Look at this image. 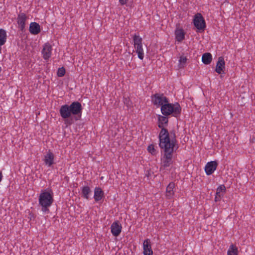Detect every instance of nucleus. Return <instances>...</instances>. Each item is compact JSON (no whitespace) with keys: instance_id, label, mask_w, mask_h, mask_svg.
<instances>
[{"instance_id":"obj_1","label":"nucleus","mask_w":255,"mask_h":255,"mask_svg":"<svg viewBox=\"0 0 255 255\" xmlns=\"http://www.w3.org/2000/svg\"><path fill=\"white\" fill-rule=\"evenodd\" d=\"M159 145L164 152V154L161 159V168L162 167L165 168L169 167L172 163L173 153L178 148L177 140V139H172L169 141L160 142Z\"/></svg>"},{"instance_id":"obj_2","label":"nucleus","mask_w":255,"mask_h":255,"mask_svg":"<svg viewBox=\"0 0 255 255\" xmlns=\"http://www.w3.org/2000/svg\"><path fill=\"white\" fill-rule=\"evenodd\" d=\"M168 123V118L165 116L158 115V127L161 129L158 135L159 142L171 141L172 139H176L175 132L174 130L169 132L166 128Z\"/></svg>"},{"instance_id":"obj_3","label":"nucleus","mask_w":255,"mask_h":255,"mask_svg":"<svg viewBox=\"0 0 255 255\" xmlns=\"http://www.w3.org/2000/svg\"><path fill=\"white\" fill-rule=\"evenodd\" d=\"M161 112L165 116L172 114L173 117H178L181 114V108L178 103L170 104L168 102L161 106Z\"/></svg>"},{"instance_id":"obj_4","label":"nucleus","mask_w":255,"mask_h":255,"mask_svg":"<svg viewBox=\"0 0 255 255\" xmlns=\"http://www.w3.org/2000/svg\"><path fill=\"white\" fill-rule=\"evenodd\" d=\"M53 202L52 195L49 192L44 191L41 193L39 196V204L41 206L42 212L48 213L49 208Z\"/></svg>"},{"instance_id":"obj_5","label":"nucleus","mask_w":255,"mask_h":255,"mask_svg":"<svg viewBox=\"0 0 255 255\" xmlns=\"http://www.w3.org/2000/svg\"><path fill=\"white\" fill-rule=\"evenodd\" d=\"M133 46L138 58L142 60L144 58V51L142 46V39L138 35L134 34L133 36Z\"/></svg>"},{"instance_id":"obj_6","label":"nucleus","mask_w":255,"mask_h":255,"mask_svg":"<svg viewBox=\"0 0 255 255\" xmlns=\"http://www.w3.org/2000/svg\"><path fill=\"white\" fill-rule=\"evenodd\" d=\"M70 112L73 115V118L75 121L81 119L82 111V107L80 103L74 102L69 106Z\"/></svg>"},{"instance_id":"obj_7","label":"nucleus","mask_w":255,"mask_h":255,"mask_svg":"<svg viewBox=\"0 0 255 255\" xmlns=\"http://www.w3.org/2000/svg\"><path fill=\"white\" fill-rule=\"evenodd\" d=\"M152 102L154 105L161 106L165 103L168 102V99L163 94H155L151 97Z\"/></svg>"},{"instance_id":"obj_8","label":"nucleus","mask_w":255,"mask_h":255,"mask_svg":"<svg viewBox=\"0 0 255 255\" xmlns=\"http://www.w3.org/2000/svg\"><path fill=\"white\" fill-rule=\"evenodd\" d=\"M194 26L199 30H204L206 27L205 20L201 13L195 14L193 19Z\"/></svg>"},{"instance_id":"obj_9","label":"nucleus","mask_w":255,"mask_h":255,"mask_svg":"<svg viewBox=\"0 0 255 255\" xmlns=\"http://www.w3.org/2000/svg\"><path fill=\"white\" fill-rule=\"evenodd\" d=\"M218 163L217 161L208 162L205 166V171L207 175H211L216 169Z\"/></svg>"},{"instance_id":"obj_10","label":"nucleus","mask_w":255,"mask_h":255,"mask_svg":"<svg viewBox=\"0 0 255 255\" xmlns=\"http://www.w3.org/2000/svg\"><path fill=\"white\" fill-rule=\"evenodd\" d=\"M122 225L118 221L114 222L111 226V233L115 237L118 236L122 231Z\"/></svg>"},{"instance_id":"obj_11","label":"nucleus","mask_w":255,"mask_h":255,"mask_svg":"<svg viewBox=\"0 0 255 255\" xmlns=\"http://www.w3.org/2000/svg\"><path fill=\"white\" fill-rule=\"evenodd\" d=\"M59 112L60 116L63 119L70 118L72 115L69 106L68 105L62 106L59 110Z\"/></svg>"},{"instance_id":"obj_12","label":"nucleus","mask_w":255,"mask_h":255,"mask_svg":"<svg viewBox=\"0 0 255 255\" xmlns=\"http://www.w3.org/2000/svg\"><path fill=\"white\" fill-rule=\"evenodd\" d=\"M144 255H153V251L151 249L150 241L149 239H146L143 243Z\"/></svg>"},{"instance_id":"obj_13","label":"nucleus","mask_w":255,"mask_h":255,"mask_svg":"<svg viewBox=\"0 0 255 255\" xmlns=\"http://www.w3.org/2000/svg\"><path fill=\"white\" fill-rule=\"evenodd\" d=\"M52 47L49 43H46L43 46L42 53L45 60L48 59L51 55Z\"/></svg>"},{"instance_id":"obj_14","label":"nucleus","mask_w":255,"mask_h":255,"mask_svg":"<svg viewBox=\"0 0 255 255\" xmlns=\"http://www.w3.org/2000/svg\"><path fill=\"white\" fill-rule=\"evenodd\" d=\"M226 189L224 185H220L216 190L215 201L218 202L223 197Z\"/></svg>"},{"instance_id":"obj_15","label":"nucleus","mask_w":255,"mask_h":255,"mask_svg":"<svg viewBox=\"0 0 255 255\" xmlns=\"http://www.w3.org/2000/svg\"><path fill=\"white\" fill-rule=\"evenodd\" d=\"M225 69V61L223 57H220L216 64L215 71L218 74H221L222 71Z\"/></svg>"},{"instance_id":"obj_16","label":"nucleus","mask_w":255,"mask_h":255,"mask_svg":"<svg viewBox=\"0 0 255 255\" xmlns=\"http://www.w3.org/2000/svg\"><path fill=\"white\" fill-rule=\"evenodd\" d=\"M17 23L20 26V29L23 30L25 27V22L26 19V16L24 13H19L17 17Z\"/></svg>"},{"instance_id":"obj_17","label":"nucleus","mask_w":255,"mask_h":255,"mask_svg":"<svg viewBox=\"0 0 255 255\" xmlns=\"http://www.w3.org/2000/svg\"><path fill=\"white\" fill-rule=\"evenodd\" d=\"M29 31L32 34H37L40 31V26L36 22H33L30 24Z\"/></svg>"},{"instance_id":"obj_18","label":"nucleus","mask_w":255,"mask_h":255,"mask_svg":"<svg viewBox=\"0 0 255 255\" xmlns=\"http://www.w3.org/2000/svg\"><path fill=\"white\" fill-rule=\"evenodd\" d=\"M54 154L50 151H49L45 155L44 162L48 166H50L53 164Z\"/></svg>"},{"instance_id":"obj_19","label":"nucleus","mask_w":255,"mask_h":255,"mask_svg":"<svg viewBox=\"0 0 255 255\" xmlns=\"http://www.w3.org/2000/svg\"><path fill=\"white\" fill-rule=\"evenodd\" d=\"M185 32L182 29H176L175 31V38L178 42H181L185 38Z\"/></svg>"},{"instance_id":"obj_20","label":"nucleus","mask_w":255,"mask_h":255,"mask_svg":"<svg viewBox=\"0 0 255 255\" xmlns=\"http://www.w3.org/2000/svg\"><path fill=\"white\" fill-rule=\"evenodd\" d=\"M212 60V54L210 53L203 54L202 57V61L205 64L208 65L211 63Z\"/></svg>"},{"instance_id":"obj_21","label":"nucleus","mask_w":255,"mask_h":255,"mask_svg":"<svg viewBox=\"0 0 255 255\" xmlns=\"http://www.w3.org/2000/svg\"><path fill=\"white\" fill-rule=\"evenodd\" d=\"M175 187V184L173 182H170L166 188V196L168 198H170L173 195V189Z\"/></svg>"},{"instance_id":"obj_22","label":"nucleus","mask_w":255,"mask_h":255,"mask_svg":"<svg viewBox=\"0 0 255 255\" xmlns=\"http://www.w3.org/2000/svg\"><path fill=\"white\" fill-rule=\"evenodd\" d=\"M6 39V35L5 31L3 29H0V46L3 45Z\"/></svg>"},{"instance_id":"obj_23","label":"nucleus","mask_w":255,"mask_h":255,"mask_svg":"<svg viewBox=\"0 0 255 255\" xmlns=\"http://www.w3.org/2000/svg\"><path fill=\"white\" fill-rule=\"evenodd\" d=\"M238 248L232 244L228 251V255H238Z\"/></svg>"},{"instance_id":"obj_24","label":"nucleus","mask_w":255,"mask_h":255,"mask_svg":"<svg viewBox=\"0 0 255 255\" xmlns=\"http://www.w3.org/2000/svg\"><path fill=\"white\" fill-rule=\"evenodd\" d=\"M104 197V192L100 188H97V202L101 200Z\"/></svg>"},{"instance_id":"obj_25","label":"nucleus","mask_w":255,"mask_h":255,"mask_svg":"<svg viewBox=\"0 0 255 255\" xmlns=\"http://www.w3.org/2000/svg\"><path fill=\"white\" fill-rule=\"evenodd\" d=\"M90 192V189L88 186H85L82 189V194L84 198L88 199V194Z\"/></svg>"},{"instance_id":"obj_26","label":"nucleus","mask_w":255,"mask_h":255,"mask_svg":"<svg viewBox=\"0 0 255 255\" xmlns=\"http://www.w3.org/2000/svg\"><path fill=\"white\" fill-rule=\"evenodd\" d=\"M187 58L186 57H185L184 56H181L180 57L179 62V67L183 68L184 67V65H185L186 61H187Z\"/></svg>"},{"instance_id":"obj_27","label":"nucleus","mask_w":255,"mask_h":255,"mask_svg":"<svg viewBox=\"0 0 255 255\" xmlns=\"http://www.w3.org/2000/svg\"><path fill=\"white\" fill-rule=\"evenodd\" d=\"M65 69L63 67L59 68L58 69L57 74L58 77H63L65 75Z\"/></svg>"},{"instance_id":"obj_28","label":"nucleus","mask_w":255,"mask_h":255,"mask_svg":"<svg viewBox=\"0 0 255 255\" xmlns=\"http://www.w3.org/2000/svg\"><path fill=\"white\" fill-rule=\"evenodd\" d=\"M147 150L148 152L151 153L152 155H155L157 153L156 149L154 148V145L152 144H150L148 146Z\"/></svg>"},{"instance_id":"obj_29","label":"nucleus","mask_w":255,"mask_h":255,"mask_svg":"<svg viewBox=\"0 0 255 255\" xmlns=\"http://www.w3.org/2000/svg\"><path fill=\"white\" fill-rule=\"evenodd\" d=\"M64 120V123L66 125H71L74 123V121H75V119L73 118V116L72 117H70V119H65Z\"/></svg>"},{"instance_id":"obj_30","label":"nucleus","mask_w":255,"mask_h":255,"mask_svg":"<svg viewBox=\"0 0 255 255\" xmlns=\"http://www.w3.org/2000/svg\"><path fill=\"white\" fill-rule=\"evenodd\" d=\"M128 0H119V2L122 5L126 4Z\"/></svg>"},{"instance_id":"obj_31","label":"nucleus","mask_w":255,"mask_h":255,"mask_svg":"<svg viewBox=\"0 0 255 255\" xmlns=\"http://www.w3.org/2000/svg\"><path fill=\"white\" fill-rule=\"evenodd\" d=\"M129 102L130 101L128 99H125L124 103L125 104L127 105L128 106L129 105Z\"/></svg>"},{"instance_id":"obj_32","label":"nucleus","mask_w":255,"mask_h":255,"mask_svg":"<svg viewBox=\"0 0 255 255\" xmlns=\"http://www.w3.org/2000/svg\"><path fill=\"white\" fill-rule=\"evenodd\" d=\"M2 178V174L1 171H0V182L1 181Z\"/></svg>"},{"instance_id":"obj_33","label":"nucleus","mask_w":255,"mask_h":255,"mask_svg":"<svg viewBox=\"0 0 255 255\" xmlns=\"http://www.w3.org/2000/svg\"><path fill=\"white\" fill-rule=\"evenodd\" d=\"M94 198L96 200V188L94 189Z\"/></svg>"}]
</instances>
